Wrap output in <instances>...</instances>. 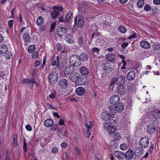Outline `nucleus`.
I'll return each mask as SVG.
<instances>
[{
  "label": "nucleus",
  "mask_w": 160,
  "mask_h": 160,
  "mask_svg": "<svg viewBox=\"0 0 160 160\" xmlns=\"http://www.w3.org/2000/svg\"><path fill=\"white\" fill-rule=\"evenodd\" d=\"M69 62L71 64L75 67H78L81 64L80 56L77 54H73L70 57Z\"/></svg>",
  "instance_id": "nucleus-1"
},
{
  "label": "nucleus",
  "mask_w": 160,
  "mask_h": 160,
  "mask_svg": "<svg viewBox=\"0 0 160 160\" xmlns=\"http://www.w3.org/2000/svg\"><path fill=\"white\" fill-rule=\"evenodd\" d=\"M75 24H77L78 27L82 28L84 24V21L83 17L81 15L76 16L74 19Z\"/></svg>",
  "instance_id": "nucleus-2"
},
{
  "label": "nucleus",
  "mask_w": 160,
  "mask_h": 160,
  "mask_svg": "<svg viewBox=\"0 0 160 160\" xmlns=\"http://www.w3.org/2000/svg\"><path fill=\"white\" fill-rule=\"evenodd\" d=\"M125 78L122 75H120L118 78H114L112 80V82L113 83H116L119 86L123 84L125 82Z\"/></svg>",
  "instance_id": "nucleus-3"
},
{
  "label": "nucleus",
  "mask_w": 160,
  "mask_h": 160,
  "mask_svg": "<svg viewBox=\"0 0 160 160\" xmlns=\"http://www.w3.org/2000/svg\"><path fill=\"white\" fill-rule=\"evenodd\" d=\"M58 77V74L55 72L51 71L49 74L48 79L49 82L52 83L57 81Z\"/></svg>",
  "instance_id": "nucleus-4"
},
{
  "label": "nucleus",
  "mask_w": 160,
  "mask_h": 160,
  "mask_svg": "<svg viewBox=\"0 0 160 160\" xmlns=\"http://www.w3.org/2000/svg\"><path fill=\"white\" fill-rule=\"evenodd\" d=\"M149 143L148 138L145 137L141 138L139 142V145L142 147L146 148L148 147Z\"/></svg>",
  "instance_id": "nucleus-5"
},
{
  "label": "nucleus",
  "mask_w": 160,
  "mask_h": 160,
  "mask_svg": "<svg viewBox=\"0 0 160 160\" xmlns=\"http://www.w3.org/2000/svg\"><path fill=\"white\" fill-rule=\"evenodd\" d=\"M69 78L72 81L75 82L77 84L79 83V80H81V78L79 77V75L78 73H72L69 75Z\"/></svg>",
  "instance_id": "nucleus-6"
},
{
  "label": "nucleus",
  "mask_w": 160,
  "mask_h": 160,
  "mask_svg": "<svg viewBox=\"0 0 160 160\" xmlns=\"http://www.w3.org/2000/svg\"><path fill=\"white\" fill-rule=\"evenodd\" d=\"M59 58L58 56L57 57H53L52 59L51 64L55 69L58 68L59 66L58 65Z\"/></svg>",
  "instance_id": "nucleus-7"
},
{
  "label": "nucleus",
  "mask_w": 160,
  "mask_h": 160,
  "mask_svg": "<svg viewBox=\"0 0 160 160\" xmlns=\"http://www.w3.org/2000/svg\"><path fill=\"white\" fill-rule=\"evenodd\" d=\"M116 58V56L115 54L111 53H108L105 56V59L112 63L115 62Z\"/></svg>",
  "instance_id": "nucleus-8"
},
{
  "label": "nucleus",
  "mask_w": 160,
  "mask_h": 160,
  "mask_svg": "<svg viewBox=\"0 0 160 160\" xmlns=\"http://www.w3.org/2000/svg\"><path fill=\"white\" fill-rule=\"evenodd\" d=\"M58 85L61 88L65 89L68 86V81L65 78H61L58 82Z\"/></svg>",
  "instance_id": "nucleus-9"
},
{
  "label": "nucleus",
  "mask_w": 160,
  "mask_h": 160,
  "mask_svg": "<svg viewBox=\"0 0 160 160\" xmlns=\"http://www.w3.org/2000/svg\"><path fill=\"white\" fill-rule=\"evenodd\" d=\"M68 31V29L67 28L59 27L57 29V33L60 37H62Z\"/></svg>",
  "instance_id": "nucleus-10"
},
{
  "label": "nucleus",
  "mask_w": 160,
  "mask_h": 160,
  "mask_svg": "<svg viewBox=\"0 0 160 160\" xmlns=\"http://www.w3.org/2000/svg\"><path fill=\"white\" fill-rule=\"evenodd\" d=\"M120 98L118 95H114L112 96L110 99V103L112 105H115L119 103Z\"/></svg>",
  "instance_id": "nucleus-11"
},
{
  "label": "nucleus",
  "mask_w": 160,
  "mask_h": 160,
  "mask_svg": "<svg viewBox=\"0 0 160 160\" xmlns=\"http://www.w3.org/2000/svg\"><path fill=\"white\" fill-rule=\"evenodd\" d=\"M93 122H92L91 121L89 122V124L88 123L86 122L85 123V126L86 128H88V130H87L86 133L85 134V136L87 138H89L91 135L90 131L89 129L92 128L93 127Z\"/></svg>",
  "instance_id": "nucleus-12"
},
{
  "label": "nucleus",
  "mask_w": 160,
  "mask_h": 160,
  "mask_svg": "<svg viewBox=\"0 0 160 160\" xmlns=\"http://www.w3.org/2000/svg\"><path fill=\"white\" fill-rule=\"evenodd\" d=\"M64 39L69 43L72 44L74 41V39L73 36L71 34H66L64 36Z\"/></svg>",
  "instance_id": "nucleus-13"
},
{
  "label": "nucleus",
  "mask_w": 160,
  "mask_h": 160,
  "mask_svg": "<svg viewBox=\"0 0 160 160\" xmlns=\"http://www.w3.org/2000/svg\"><path fill=\"white\" fill-rule=\"evenodd\" d=\"M134 151L136 155L138 156H140L143 154L144 149L142 148L139 146H135Z\"/></svg>",
  "instance_id": "nucleus-14"
},
{
  "label": "nucleus",
  "mask_w": 160,
  "mask_h": 160,
  "mask_svg": "<svg viewBox=\"0 0 160 160\" xmlns=\"http://www.w3.org/2000/svg\"><path fill=\"white\" fill-rule=\"evenodd\" d=\"M135 71L134 70H131L127 74V79L130 81H132L135 78Z\"/></svg>",
  "instance_id": "nucleus-15"
},
{
  "label": "nucleus",
  "mask_w": 160,
  "mask_h": 160,
  "mask_svg": "<svg viewBox=\"0 0 160 160\" xmlns=\"http://www.w3.org/2000/svg\"><path fill=\"white\" fill-rule=\"evenodd\" d=\"M153 117L156 119L160 118V111L158 109H154L151 112Z\"/></svg>",
  "instance_id": "nucleus-16"
},
{
  "label": "nucleus",
  "mask_w": 160,
  "mask_h": 160,
  "mask_svg": "<svg viewBox=\"0 0 160 160\" xmlns=\"http://www.w3.org/2000/svg\"><path fill=\"white\" fill-rule=\"evenodd\" d=\"M74 66L72 65H68L65 68L64 72L65 74H68L72 73L74 70Z\"/></svg>",
  "instance_id": "nucleus-17"
},
{
  "label": "nucleus",
  "mask_w": 160,
  "mask_h": 160,
  "mask_svg": "<svg viewBox=\"0 0 160 160\" xmlns=\"http://www.w3.org/2000/svg\"><path fill=\"white\" fill-rule=\"evenodd\" d=\"M117 104H118L115 107V109L118 112H121L124 109V105L122 103H119Z\"/></svg>",
  "instance_id": "nucleus-18"
},
{
  "label": "nucleus",
  "mask_w": 160,
  "mask_h": 160,
  "mask_svg": "<svg viewBox=\"0 0 160 160\" xmlns=\"http://www.w3.org/2000/svg\"><path fill=\"white\" fill-rule=\"evenodd\" d=\"M101 117L103 120L105 121L108 120L110 118H111L110 114L107 112H103L102 113Z\"/></svg>",
  "instance_id": "nucleus-19"
},
{
  "label": "nucleus",
  "mask_w": 160,
  "mask_h": 160,
  "mask_svg": "<svg viewBox=\"0 0 160 160\" xmlns=\"http://www.w3.org/2000/svg\"><path fill=\"white\" fill-rule=\"evenodd\" d=\"M140 44L141 47L146 49H148L151 47L150 45L148 42L145 41H140Z\"/></svg>",
  "instance_id": "nucleus-20"
},
{
  "label": "nucleus",
  "mask_w": 160,
  "mask_h": 160,
  "mask_svg": "<svg viewBox=\"0 0 160 160\" xmlns=\"http://www.w3.org/2000/svg\"><path fill=\"white\" fill-rule=\"evenodd\" d=\"M134 156V153L133 151L130 149L128 150L126 153L125 158L128 160H130L132 159Z\"/></svg>",
  "instance_id": "nucleus-21"
},
{
  "label": "nucleus",
  "mask_w": 160,
  "mask_h": 160,
  "mask_svg": "<svg viewBox=\"0 0 160 160\" xmlns=\"http://www.w3.org/2000/svg\"><path fill=\"white\" fill-rule=\"evenodd\" d=\"M155 126L152 124H149L147 127V132L150 134H152L155 132Z\"/></svg>",
  "instance_id": "nucleus-22"
},
{
  "label": "nucleus",
  "mask_w": 160,
  "mask_h": 160,
  "mask_svg": "<svg viewBox=\"0 0 160 160\" xmlns=\"http://www.w3.org/2000/svg\"><path fill=\"white\" fill-rule=\"evenodd\" d=\"M54 123L53 120L52 119L49 118L45 120L44 124L47 127H51Z\"/></svg>",
  "instance_id": "nucleus-23"
},
{
  "label": "nucleus",
  "mask_w": 160,
  "mask_h": 160,
  "mask_svg": "<svg viewBox=\"0 0 160 160\" xmlns=\"http://www.w3.org/2000/svg\"><path fill=\"white\" fill-rule=\"evenodd\" d=\"M75 92L78 95L80 96L84 93L85 89L83 87H79L76 89Z\"/></svg>",
  "instance_id": "nucleus-24"
},
{
  "label": "nucleus",
  "mask_w": 160,
  "mask_h": 160,
  "mask_svg": "<svg viewBox=\"0 0 160 160\" xmlns=\"http://www.w3.org/2000/svg\"><path fill=\"white\" fill-rule=\"evenodd\" d=\"M126 89L123 86L120 85L118 90V93L120 95H123L126 92Z\"/></svg>",
  "instance_id": "nucleus-25"
},
{
  "label": "nucleus",
  "mask_w": 160,
  "mask_h": 160,
  "mask_svg": "<svg viewBox=\"0 0 160 160\" xmlns=\"http://www.w3.org/2000/svg\"><path fill=\"white\" fill-rule=\"evenodd\" d=\"M79 56H80L81 61H86L88 59V56L85 52H82L81 53Z\"/></svg>",
  "instance_id": "nucleus-26"
},
{
  "label": "nucleus",
  "mask_w": 160,
  "mask_h": 160,
  "mask_svg": "<svg viewBox=\"0 0 160 160\" xmlns=\"http://www.w3.org/2000/svg\"><path fill=\"white\" fill-rule=\"evenodd\" d=\"M114 153L116 157L118 159H122L124 157V153L122 152L116 151H115Z\"/></svg>",
  "instance_id": "nucleus-27"
},
{
  "label": "nucleus",
  "mask_w": 160,
  "mask_h": 160,
  "mask_svg": "<svg viewBox=\"0 0 160 160\" xmlns=\"http://www.w3.org/2000/svg\"><path fill=\"white\" fill-rule=\"evenodd\" d=\"M51 15L52 18L54 19L59 16V12L56 10H54L51 12Z\"/></svg>",
  "instance_id": "nucleus-28"
},
{
  "label": "nucleus",
  "mask_w": 160,
  "mask_h": 160,
  "mask_svg": "<svg viewBox=\"0 0 160 160\" xmlns=\"http://www.w3.org/2000/svg\"><path fill=\"white\" fill-rule=\"evenodd\" d=\"M80 72L83 75H88L89 73L88 69L85 67H82L80 68Z\"/></svg>",
  "instance_id": "nucleus-29"
},
{
  "label": "nucleus",
  "mask_w": 160,
  "mask_h": 160,
  "mask_svg": "<svg viewBox=\"0 0 160 160\" xmlns=\"http://www.w3.org/2000/svg\"><path fill=\"white\" fill-rule=\"evenodd\" d=\"M8 50L7 46L4 45H1L0 46V54H2L5 53Z\"/></svg>",
  "instance_id": "nucleus-30"
},
{
  "label": "nucleus",
  "mask_w": 160,
  "mask_h": 160,
  "mask_svg": "<svg viewBox=\"0 0 160 160\" xmlns=\"http://www.w3.org/2000/svg\"><path fill=\"white\" fill-rule=\"evenodd\" d=\"M91 50L92 52L93 55L95 57L97 56L99 54L100 49L96 47H94L92 48Z\"/></svg>",
  "instance_id": "nucleus-31"
},
{
  "label": "nucleus",
  "mask_w": 160,
  "mask_h": 160,
  "mask_svg": "<svg viewBox=\"0 0 160 160\" xmlns=\"http://www.w3.org/2000/svg\"><path fill=\"white\" fill-rule=\"evenodd\" d=\"M103 69L106 72L108 73L110 72L113 69L111 67L109 64H108V63L107 64L105 65Z\"/></svg>",
  "instance_id": "nucleus-32"
},
{
  "label": "nucleus",
  "mask_w": 160,
  "mask_h": 160,
  "mask_svg": "<svg viewBox=\"0 0 160 160\" xmlns=\"http://www.w3.org/2000/svg\"><path fill=\"white\" fill-rule=\"evenodd\" d=\"M23 38L26 42H29L30 40V37L28 33H24L23 34Z\"/></svg>",
  "instance_id": "nucleus-33"
},
{
  "label": "nucleus",
  "mask_w": 160,
  "mask_h": 160,
  "mask_svg": "<svg viewBox=\"0 0 160 160\" xmlns=\"http://www.w3.org/2000/svg\"><path fill=\"white\" fill-rule=\"evenodd\" d=\"M44 23L43 19L42 17L40 16L38 17L36 21V23L37 25H41Z\"/></svg>",
  "instance_id": "nucleus-34"
},
{
  "label": "nucleus",
  "mask_w": 160,
  "mask_h": 160,
  "mask_svg": "<svg viewBox=\"0 0 160 160\" xmlns=\"http://www.w3.org/2000/svg\"><path fill=\"white\" fill-rule=\"evenodd\" d=\"M72 14L71 12H68L65 16L66 22H69L71 19L72 17Z\"/></svg>",
  "instance_id": "nucleus-35"
},
{
  "label": "nucleus",
  "mask_w": 160,
  "mask_h": 160,
  "mask_svg": "<svg viewBox=\"0 0 160 160\" xmlns=\"http://www.w3.org/2000/svg\"><path fill=\"white\" fill-rule=\"evenodd\" d=\"M116 128L113 126H110L108 128V131L110 134H112L114 133L116 131Z\"/></svg>",
  "instance_id": "nucleus-36"
},
{
  "label": "nucleus",
  "mask_w": 160,
  "mask_h": 160,
  "mask_svg": "<svg viewBox=\"0 0 160 160\" xmlns=\"http://www.w3.org/2000/svg\"><path fill=\"white\" fill-rule=\"evenodd\" d=\"M35 49V47L34 45H30L28 47V52L29 53H32L34 52Z\"/></svg>",
  "instance_id": "nucleus-37"
},
{
  "label": "nucleus",
  "mask_w": 160,
  "mask_h": 160,
  "mask_svg": "<svg viewBox=\"0 0 160 160\" xmlns=\"http://www.w3.org/2000/svg\"><path fill=\"white\" fill-rule=\"evenodd\" d=\"M118 29L120 32L123 33H125L127 31L126 28L123 25H120L118 28Z\"/></svg>",
  "instance_id": "nucleus-38"
},
{
  "label": "nucleus",
  "mask_w": 160,
  "mask_h": 160,
  "mask_svg": "<svg viewBox=\"0 0 160 160\" xmlns=\"http://www.w3.org/2000/svg\"><path fill=\"white\" fill-rule=\"evenodd\" d=\"M109 120V122L112 124H115L118 122V121L116 118L114 117L111 116V118H110Z\"/></svg>",
  "instance_id": "nucleus-39"
},
{
  "label": "nucleus",
  "mask_w": 160,
  "mask_h": 160,
  "mask_svg": "<svg viewBox=\"0 0 160 160\" xmlns=\"http://www.w3.org/2000/svg\"><path fill=\"white\" fill-rule=\"evenodd\" d=\"M57 49L58 51L62 52L64 51V48L61 45L58 43L57 44Z\"/></svg>",
  "instance_id": "nucleus-40"
},
{
  "label": "nucleus",
  "mask_w": 160,
  "mask_h": 160,
  "mask_svg": "<svg viewBox=\"0 0 160 160\" xmlns=\"http://www.w3.org/2000/svg\"><path fill=\"white\" fill-rule=\"evenodd\" d=\"M110 145L111 147L115 148L117 146L116 141L114 139H112L110 142Z\"/></svg>",
  "instance_id": "nucleus-41"
},
{
  "label": "nucleus",
  "mask_w": 160,
  "mask_h": 160,
  "mask_svg": "<svg viewBox=\"0 0 160 160\" xmlns=\"http://www.w3.org/2000/svg\"><path fill=\"white\" fill-rule=\"evenodd\" d=\"M144 3V0H139L137 2V6L139 8H142Z\"/></svg>",
  "instance_id": "nucleus-42"
},
{
  "label": "nucleus",
  "mask_w": 160,
  "mask_h": 160,
  "mask_svg": "<svg viewBox=\"0 0 160 160\" xmlns=\"http://www.w3.org/2000/svg\"><path fill=\"white\" fill-rule=\"evenodd\" d=\"M52 126L51 127V129L52 131H56L59 127V126L58 124H54L52 125Z\"/></svg>",
  "instance_id": "nucleus-43"
},
{
  "label": "nucleus",
  "mask_w": 160,
  "mask_h": 160,
  "mask_svg": "<svg viewBox=\"0 0 160 160\" xmlns=\"http://www.w3.org/2000/svg\"><path fill=\"white\" fill-rule=\"evenodd\" d=\"M35 83V79L32 78L31 79H30L28 84H29L31 87L32 88L33 87L34 84Z\"/></svg>",
  "instance_id": "nucleus-44"
},
{
  "label": "nucleus",
  "mask_w": 160,
  "mask_h": 160,
  "mask_svg": "<svg viewBox=\"0 0 160 160\" xmlns=\"http://www.w3.org/2000/svg\"><path fill=\"white\" fill-rule=\"evenodd\" d=\"M56 97V93L55 91L51 92L49 95V97L52 99H54Z\"/></svg>",
  "instance_id": "nucleus-45"
},
{
  "label": "nucleus",
  "mask_w": 160,
  "mask_h": 160,
  "mask_svg": "<svg viewBox=\"0 0 160 160\" xmlns=\"http://www.w3.org/2000/svg\"><path fill=\"white\" fill-rule=\"evenodd\" d=\"M12 54L11 52H8L5 55V58L8 59H9L12 57Z\"/></svg>",
  "instance_id": "nucleus-46"
},
{
  "label": "nucleus",
  "mask_w": 160,
  "mask_h": 160,
  "mask_svg": "<svg viewBox=\"0 0 160 160\" xmlns=\"http://www.w3.org/2000/svg\"><path fill=\"white\" fill-rule=\"evenodd\" d=\"M23 149L25 152H27V144L25 142V139L24 138L23 140Z\"/></svg>",
  "instance_id": "nucleus-47"
},
{
  "label": "nucleus",
  "mask_w": 160,
  "mask_h": 160,
  "mask_svg": "<svg viewBox=\"0 0 160 160\" xmlns=\"http://www.w3.org/2000/svg\"><path fill=\"white\" fill-rule=\"evenodd\" d=\"M52 8L54 9H57L59 11H62L63 9V8L61 6H54Z\"/></svg>",
  "instance_id": "nucleus-48"
},
{
  "label": "nucleus",
  "mask_w": 160,
  "mask_h": 160,
  "mask_svg": "<svg viewBox=\"0 0 160 160\" xmlns=\"http://www.w3.org/2000/svg\"><path fill=\"white\" fill-rule=\"evenodd\" d=\"M153 47L155 49L159 50L160 48V44L158 43H155L154 44Z\"/></svg>",
  "instance_id": "nucleus-49"
},
{
  "label": "nucleus",
  "mask_w": 160,
  "mask_h": 160,
  "mask_svg": "<svg viewBox=\"0 0 160 160\" xmlns=\"http://www.w3.org/2000/svg\"><path fill=\"white\" fill-rule=\"evenodd\" d=\"M83 37H80L78 39V42L79 45L80 46H82L83 43Z\"/></svg>",
  "instance_id": "nucleus-50"
},
{
  "label": "nucleus",
  "mask_w": 160,
  "mask_h": 160,
  "mask_svg": "<svg viewBox=\"0 0 160 160\" xmlns=\"http://www.w3.org/2000/svg\"><path fill=\"white\" fill-rule=\"evenodd\" d=\"M51 151L53 153H56L58 152V149L57 147H55L52 149Z\"/></svg>",
  "instance_id": "nucleus-51"
},
{
  "label": "nucleus",
  "mask_w": 160,
  "mask_h": 160,
  "mask_svg": "<svg viewBox=\"0 0 160 160\" xmlns=\"http://www.w3.org/2000/svg\"><path fill=\"white\" fill-rule=\"evenodd\" d=\"M109 110L111 114L112 115H114L116 113V111L115 109V108H112L110 107L109 108Z\"/></svg>",
  "instance_id": "nucleus-52"
},
{
  "label": "nucleus",
  "mask_w": 160,
  "mask_h": 160,
  "mask_svg": "<svg viewBox=\"0 0 160 160\" xmlns=\"http://www.w3.org/2000/svg\"><path fill=\"white\" fill-rule=\"evenodd\" d=\"M120 148L123 150H125L127 149V148L126 145L124 143L121 144L120 146Z\"/></svg>",
  "instance_id": "nucleus-53"
},
{
  "label": "nucleus",
  "mask_w": 160,
  "mask_h": 160,
  "mask_svg": "<svg viewBox=\"0 0 160 160\" xmlns=\"http://www.w3.org/2000/svg\"><path fill=\"white\" fill-rule=\"evenodd\" d=\"M114 136L115 139L117 140H119L121 138L120 136L119 133H115L114 134Z\"/></svg>",
  "instance_id": "nucleus-54"
},
{
  "label": "nucleus",
  "mask_w": 160,
  "mask_h": 160,
  "mask_svg": "<svg viewBox=\"0 0 160 160\" xmlns=\"http://www.w3.org/2000/svg\"><path fill=\"white\" fill-rule=\"evenodd\" d=\"M30 79H24L21 80L20 83H28Z\"/></svg>",
  "instance_id": "nucleus-55"
},
{
  "label": "nucleus",
  "mask_w": 160,
  "mask_h": 160,
  "mask_svg": "<svg viewBox=\"0 0 160 160\" xmlns=\"http://www.w3.org/2000/svg\"><path fill=\"white\" fill-rule=\"evenodd\" d=\"M47 107L49 109H52L53 110H56V108L54 107H53L51 106V105H50L49 103H47Z\"/></svg>",
  "instance_id": "nucleus-56"
},
{
  "label": "nucleus",
  "mask_w": 160,
  "mask_h": 160,
  "mask_svg": "<svg viewBox=\"0 0 160 160\" xmlns=\"http://www.w3.org/2000/svg\"><path fill=\"white\" fill-rule=\"evenodd\" d=\"M144 9L146 11H148L151 10V7L150 5L147 4L144 6Z\"/></svg>",
  "instance_id": "nucleus-57"
},
{
  "label": "nucleus",
  "mask_w": 160,
  "mask_h": 160,
  "mask_svg": "<svg viewBox=\"0 0 160 160\" xmlns=\"http://www.w3.org/2000/svg\"><path fill=\"white\" fill-rule=\"evenodd\" d=\"M59 21L60 22H65V23H66V19H64L63 17L62 16H61L59 18Z\"/></svg>",
  "instance_id": "nucleus-58"
},
{
  "label": "nucleus",
  "mask_w": 160,
  "mask_h": 160,
  "mask_svg": "<svg viewBox=\"0 0 160 160\" xmlns=\"http://www.w3.org/2000/svg\"><path fill=\"white\" fill-rule=\"evenodd\" d=\"M56 26V22H54L52 23V24L51 26V28L50 29V31L52 32L53 31L54 29L55 28Z\"/></svg>",
  "instance_id": "nucleus-59"
},
{
  "label": "nucleus",
  "mask_w": 160,
  "mask_h": 160,
  "mask_svg": "<svg viewBox=\"0 0 160 160\" xmlns=\"http://www.w3.org/2000/svg\"><path fill=\"white\" fill-rule=\"evenodd\" d=\"M26 129L28 131H31L32 130V126L29 125H27L25 127Z\"/></svg>",
  "instance_id": "nucleus-60"
},
{
  "label": "nucleus",
  "mask_w": 160,
  "mask_h": 160,
  "mask_svg": "<svg viewBox=\"0 0 160 160\" xmlns=\"http://www.w3.org/2000/svg\"><path fill=\"white\" fill-rule=\"evenodd\" d=\"M38 55V52H35L34 53H33L32 55V57L33 58H37Z\"/></svg>",
  "instance_id": "nucleus-61"
},
{
  "label": "nucleus",
  "mask_w": 160,
  "mask_h": 160,
  "mask_svg": "<svg viewBox=\"0 0 160 160\" xmlns=\"http://www.w3.org/2000/svg\"><path fill=\"white\" fill-rule=\"evenodd\" d=\"M40 62L39 60L36 61L34 63V66L35 67H37L39 66L40 64Z\"/></svg>",
  "instance_id": "nucleus-62"
},
{
  "label": "nucleus",
  "mask_w": 160,
  "mask_h": 160,
  "mask_svg": "<svg viewBox=\"0 0 160 160\" xmlns=\"http://www.w3.org/2000/svg\"><path fill=\"white\" fill-rule=\"evenodd\" d=\"M103 126L104 129H107V130H108V128L110 126L108 125V123H104Z\"/></svg>",
  "instance_id": "nucleus-63"
},
{
  "label": "nucleus",
  "mask_w": 160,
  "mask_h": 160,
  "mask_svg": "<svg viewBox=\"0 0 160 160\" xmlns=\"http://www.w3.org/2000/svg\"><path fill=\"white\" fill-rule=\"evenodd\" d=\"M153 3L155 5H159L160 4V0H153Z\"/></svg>",
  "instance_id": "nucleus-64"
}]
</instances>
